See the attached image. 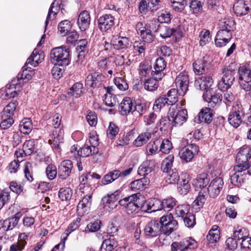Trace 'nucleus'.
I'll return each instance as SVG.
<instances>
[{"instance_id": "5", "label": "nucleus", "mask_w": 251, "mask_h": 251, "mask_svg": "<svg viewBox=\"0 0 251 251\" xmlns=\"http://www.w3.org/2000/svg\"><path fill=\"white\" fill-rule=\"evenodd\" d=\"M151 21L149 26L140 34L143 40L135 41L133 43V49L135 51H137L140 54L144 53L146 49V43H150L153 41L154 37L151 32Z\"/></svg>"}, {"instance_id": "37", "label": "nucleus", "mask_w": 251, "mask_h": 251, "mask_svg": "<svg viewBox=\"0 0 251 251\" xmlns=\"http://www.w3.org/2000/svg\"><path fill=\"white\" fill-rule=\"evenodd\" d=\"M150 178L148 177H142L132 181L130 183V188L132 191H142L144 190L147 185L150 183Z\"/></svg>"}, {"instance_id": "29", "label": "nucleus", "mask_w": 251, "mask_h": 251, "mask_svg": "<svg viewBox=\"0 0 251 251\" xmlns=\"http://www.w3.org/2000/svg\"><path fill=\"white\" fill-rule=\"evenodd\" d=\"M129 44V39L120 36H114L111 40V44L117 50L127 49Z\"/></svg>"}, {"instance_id": "44", "label": "nucleus", "mask_w": 251, "mask_h": 251, "mask_svg": "<svg viewBox=\"0 0 251 251\" xmlns=\"http://www.w3.org/2000/svg\"><path fill=\"white\" fill-rule=\"evenodd\" d=\"M161 143V139H157L155 141L150 142L146 147V151L148 155H152L159 151L158 148Z\"/></svg>"}, {"instance_id": "55", "label": "nucleus", "mask_w": 251, "mask_h": 251, "mask_svg": "<svg viewBox=\"0 0 251 251\" xmlns=\"http://www.w3.org/2000/svg\"><path fill=\"white\" fill-rule=\"evenodd\" d=\"M89 142L93 148V153H98L99 149L97 146L99 144L98 136L95 131H92L89 134Z\"/></svg>"}, {"instance_id": "59", "label": "nucleus", "mask_w": 251, "mask_h": 251, "mask_svg": "<svg viewBox=\"0 0 251 251\" xmlns=\"http://www.w3.org/2000/svg\"><path fill=\"white\" fill-rule=\"evenodd\" d=\"M249 236L248 231L244 227H237L233 232V236L238 240H243Z\"/></svg>"}, {"instance_id": "6", "label": "nucleus", "mask_w": 251, "mask_h": 251, "mask_svg": "<svg viewBox=\"0 0 251 251\" xmlns=\"http://www.w3.org/2000/svg\"><path fill=\"white\" fill-rule=\"evenodd\" d=\"M28 64L25 63L22 69V72L19 73L16 78L11 82V85L15 86V89L19 90L22 84L26 83L28 80L32 78L34 75V70L27 66Z\"/></svg>"}, {"instance_id": "11", "label": "nucleus", "mask_w": 251, "mask_h": 251, "mask_svg": "<svg viewBox=\"0 0 251 251\" xmlns=\"http://www.w3.org/2000/svg\"><path fill=\"white\" fill-rule=\"evenodd\" d=\"M189 83V79L186 72L180 73L176 78L175 84L178 95L183 96L186 93Z\"/></svg>"}, {"instance_id": "12", "label": "nucleus", "mask_w": 251, "mask_h": 251, "mask_svg": "<svg viewBox=\"0 0 251 251\" xmlns=\"http://www.w3.org/2000/svg\"><path fill=\"white\" fill-rule=\"evenodd\" d=\"M120 193L121 192L119 190H117L113 193L108 195L102 198V201L105 210L110 211L117 207L118 203L120 204L119 202L120 200L118 202V201L120 198Z\"/></svg>"}, {"instance_id": "40", "label": "nucleus", "mask_w": 251, "mask_h": 251, "mask_svg": "<svg viewBox=\"0 0 251 251\" xmlns=\"http://www.w3.org/2000/svg\"><path fill=\"white\" fill-rule=\"evenodd\" d=\"M118 246V242L114 238L105 239L101 246L100 251H112Z\"/></svg>"}, {"instance_id": "15", "label": "nucleus", "mask_w": 251, "mask_h": 251, "mask_svg": "<svg viewBox=\"0 0 251 251\" xmlns=\"http://www.w3.org/2000/svg\"><path fill=\"white\" fill-rule=\"evenodd\" d=\"M144 234L146 236L154 237L158 236L162 231L160 223L158 220H152L145 226Z\"/></svg>"}, {"instance_id": "45", "label": "nucleus", "mask_w": 251, "mask_h": 251, "mask_svg": "<svg viewBox=\"0 0 251 251\" xmlns=\"http://www.w3.org/2000/svg\"><path fill=\"white\" fill-rule=\"evenodd\" d=\"M18 105L17 101H14L9 103L3 109L1 117L2 118L7 117H12L14 114L16 108Z\"/></svg>"}, {"instance_id": "4", "label": "nucleus", "mask_w": 251, "mask_h": 251, "mask_svg": "<svg viewBox=\"0 0 251 251\" xmlns=\"http://www.w3.org/2000/svg\"><path fill=\"white\" fill-rule=\"evenodd\" d=\"M183 143L184 147L180 149L178 155L183 162H190L198 153L199 147L196 144L189 143L188 139H185Z\"/></svg>"}, {"instance_id": "43", "label": "nucleus", "mask_w": 251, "mask_h": 251, "mask_svg": "<svg viewBox=\"0 0 251 251\" xmlns=\"http://www.w3.org/2000/svg\"><path fill=\"white\" fill-rule=\"evenodd\" d=\"M43 59V54L42 53H39V52L34 50L31 55L26 60V64L35 67Z\"/></svg>"}, {"instance_id": "54", "label": "nucleus", "mask_w": 251, "mask_h": 251, "mask_svg": "<svg viewBox=\"0 0 251 251\" xmlns=\"http://www.w3.org/2000/svg\"><path fill=\"white\" fill-rule=\"evenodd\" d=\"M151 67L147 62H141L140 64L138 71L141 79L148 75L151 71Z\"/></svg>"}, {"instance_id": "39", "label": "nucleus", "mask_w": 251, "mask_h": 251, "mask_svg": "<svg viewBox=\"0 0 251 251\" xmlns=\"http://www.w3.org/2000/svg\"><path fill=\"white\" fill-rule=\"evenodd\" d=\"M190 206L187 204H182L177 205L175 209L174 215L176 218L182 219L190 212Z\"/></svg>"}, {"instance_id": "19", "label": "nucleus", "mask_w": 251, "mask_h": 251, "mask_svg": "<svg viewBox=\"0 0 251 251\" xmlns=\"http://www.w3.org/2000/svg\"><path fill=\"white\" fill-rule=\"evenodd\" d=\"M151 29L154 32L158 33L160 37L162 38L165 39L170 37L173 35V30L170 27L158 24L156 22V20L154 19L151 20Z\"/></svg>"}, {"instance_id": "64", "label": "nucleus", "mask_w": 251, "mask_h": 251, "mask_svg": "<svg viewBox=\"0 0 251 251\" xmlns=\"http://www.w3.org/2000/svg\"><path fill=\"white\" fill-rule=\"evenodd\" d=\"M72 196V190L68 187L62 188L59 190L58 196L62 201L70 200Z\"/></svg>"}, {"instance_id": "14", "label": "nucleus", "mask_w": 251, "mask_h": 251, "mask_svg": "<svg viewBox=\"0 0 251 251\" xmlns=\"http://www.w3.org/2000/svg\"><path fill=\"white\" fill-rule=\"evenodd\" d=\"M197 246V242L192 238H188L179 242H173L171 245V249L172 251H184L187 249H194Z\"/></svg>"}, {"instance_id": "2", "label": "nucleus", "mask_w": 251, "mask_h": 251, "mask_svg": "<svg viewBox=\"0 0 251 251\" xmlns=\"http://www.w3.org/2000/svg\"><path fill=\"white\" fill-rule=\"evenodd\" d=\"M51 61L54 64L67 66L69 63V50L66 46L53 49L50 53Z\"/></svg>"}, {"instance_id": "62", "label": "nucleus", "mask_w": 251, "mask_h": 251, "mask_svg": "<svg viewBox=\"0 0 251 251\" xmlns=\"http://www.w3.org/2000/svg\"><path fill=\"white\" fill-rule=\"evenodd\" d=\"M177 94H178V90L175 88L171 89L168 92L166 96L169 105H173L177 101Z\"/></svg>"}, {"instance_id": "27", "label": "nucleus", "mask_w": 251, "mask_h": 251, "mask_svg": "<svg viewBox=\"0 0 251 251\" xmlns=\"http://www.w3.org/2000/svg\"><path fill=\"white\" fill-rule=\"evenodd\" d=\"M92 197V194H87L79 202L77 206V210L79 214L84 215L88 212L91 205Z\"/></svg>"}, {"instance_id": "41", "label": "nucleus", "mask_w": 251, "mask_h": 251, "mask_svg": "<svg viewBox=\"0 0 251 251\" xmlns=\"http://www.w3.org/2000/svg\"><path fill=\"white\" fill-rule=\"evenodd\" d=\"M121 172L115 170L106 174L101 179V183L103 185H107L113 182L120 177Z\"/></svg>"}, {"instance_id": "24", "label": "nucleus", "mask_w": 251, "mask_h": 251, "mask_svg": "<svg viewBox=\"0 0 251 251\" xmlns=\"http://www.w3.org/2000/svg\"><path fill=\"white\" fill-rule=\"evenodd\" d=\"M166 67V62L162 57H159L156 59L154 65V71L151 72V76L156 78L162 79L165 75L163 71Z\"/></svg>"}, {"instance_id": "8", "label": "nucleus", "mask_w": 251, "mask_h": 251, "mask_svg": "<svg viewBox=\"0 0 251 251\" xmlns=\"http://www.w3.org/2000/svg\"><path fill=\"white\" fill-rule=\"evenodd\" d=\"M160 227L162 232L166 234H170L177 226V222L174 219L171 213H167L160 218Z\"/></svg>"}, {"instance_id": "49", "label": "nucleus", "mask_w": 251, "mask_h": 251, "mask_svg": "<svg viewBox=\"0 0 251 251\" xmlns=\"http://www.w3.org/2000/svg\"><path fill=\"white\" fill-rule=\"evenodd\" d=\"M165 179L166 182L169 184H176L179 179V176L176 169L170 170L166 173Z\"/></svg>"}, {"instance_id": "53", "label": "nucleus", "mask_w": 251, "mask_h": 251, "mask_svg": "<svg viewBox=\"0 0 251 251\" xmlns=\"http://www.w3.org/2000/svg\"><path fill=\"white\" fill-rule=\"evenodd\" d=\"M235 22L231 18H224L220 20L219 22V27L223 29L233 30L234 28Z\"/></svg>"}, {"instance_id": "47", "label": "nucleus", "mask_w": 251, "mask_h": 251, "mask_svg": "<svg viewBox=\"0 0 251 251\" xmlns=\"http://www.w3.org/2000/svg\"><path fill=\"white\" fill-rule=\"evenodd\" d=\"M161 79L156 78L152 76L151 78L146 80L144 82V86L146 90L149 91L156 90L158 87V80Z\"/></svg>"}, {"instance_id": "50", "label": "nucleus", "mask_w": 251, "mask_h": 251, "mask_svg": "<svg viewBox=\"0 0 251 251\" xmlns=\"http://www.w3.org/2000/svg\"><path fill=\"white\" fill-rule=\"evenodd\" d=\"M151 138V133L149 132L142 133L134 140V144L136 147H141Z\"/></svg>"}, {"instance_id": "60", "label": "nucleus", "mask_w": 251, "mask_h": 251, "mask_svg": "<svg viewBox=\"0 0 251 251\" xmlns=\"http://www.w3.org/2000/svg\"><path fill=\"white\" fill-rule=\"evenodd\" d=\"M165 104L169 105V101L167 100V96L163 95L155 100L153 109L155 111H158Z\"/></svg>"}, {"instance_id": "18", "label": "nucleus", "mask_w": 251, "mask_h": 251, "mask_svg": "<svg viewBox=\"0 0 251 251\" xmlns=\"http://www.w3.org/2000/svg\"><path fill=\"white\" fill-rule=\"evenodd\" d=\"M232 38L231 30L230 29L220 28L217 32L215 43L217 47H222L225 46Z\"/></svg>"}, {"instance_id": "9", "label": "nucleus", "mask_w": 251, "mask_h": 251, "mask_svg": "<svg viewBox=\"0 0 251 251\" xmlns=\"http://www.w3.org/2000/svg\"><path fill=\"white\" fill-rule=\"evenodd\" d=\"M156 163L154 160H146L138 167V174L143 177L150 178V181L153 179L155 173Z\"/></svg>"}, {"instance_id": "32", "label": "nucleus", "mask_w": 251, "mask_h": 251, "mask_svg": "<svg viewBox=\"0 0 251 251\" xmlns=\"http://www.w3.org/2000/svg\"><path fill=\"white\" fill-rule=\"evenodd\" d=\"M213 82V79L210 76H201L195 81V85L197 88L206 91L207 90L213 89L211 88Z\"/></svg>"}, {"instance_id": "16", "label": "nucleus", "mask_w": 251, "mask_h": 251, "mask_svg": "<svg viewBox=\"0 0 251 251\" xmlns=\"http://www.w3.org/2000/svg\"><path fill=\"white\" fill-rule=\"evenodd\" d=\"M115 18L111 14H103L98 19V27L101 32H106L114 26Z\"/></svg>"}, {"instance_id": "52", "label": "nucleus", "mask_w": 251, "mask_h": 251, "mask_svg": "<svg viewBox=\"0 0 251 251\" xmlns=\"http://www.w3.org/2000/svg\"><path fill=\"white\" fill-rule=\"evenodd\" d=\"M174 160V156L173 154H170L166 157L162 161L161 164V170L164 173H167L171 170L173 163Z\"/></svg>"}, {"instance_id": "3", "label": "nucleus", "mask_w": 251, "mask_h": 251, "mask_svg": "<svg viewBox=\"0 0 251 251\" xmlns=\"http://www.w3.org/2000/svg\"><path fill=\"white\" fill-rule=\"evenodd\" d=\"M245 112L241 103L239 100L235 101L229 113L228 121L234 127H238L242 123Z\"/></svg>"}, {"instance_id": "7", "label": "nucleus", "mask_w": 251, "mask_h": 251, "mask_svg": "<svg viewBox=\"0 0 251 251\" xmlns=\"http://www.w3.org/2000/svg\"><path fill=\"white\" fill-rule=\"evenodd\" d=\"M251 158V149L247 145L243 146L237 153L236 166H241L242 169H247L249 167V160Z\"/></svg>"}, {"instance_id": "20", "label": "nucleus", "mask_w": 251, "mask_h": 251, "mask_svg": "<svg viewBox=\"0 0 251 251\" xmlns=\"http://www.w3.org/2000/svg\"><path fill=\"white\" fill-rule=\"evenodd\" d=\"M251 9V0H239L233 5V10L237 16H242L248 13Z\"/></svg>"}, {"instance_id": "30", "label": "nucleus", "mask_w": 251, "mask_h": 251, "mask_svg": "<svg viewBox=\"0 0 251 251\" xmlns=\"http://www.w3.org/2000/svg\"><path fill=\"white\" fill-rule=\"evenodd\" d=\"M212 111L210 108H202L199 112L197 117L195 118V122L198 123H210L212 120Z\"/></svg>"}, {"instance_id": "10", "label": "nucleus", "mask_w": 251, "mask_h": 251, "mask_svg": "<svg viewBox=\"0 0 251 251\" xmlns=\"http://www.w3.org/2000/svg\"><path fill=\"white\" fill-rule=\"evenodd\" d=\"M223 76L218 84V88L222 91H226L232 85L235 79L232 71L226 69L223 70Z\"/></svg>"}, {"instance_id": "58", "label": "nucleus", "mask_w": 251, "mask_h": 251, "mask_svg": "<svg viewBox=\"0 0 251 251\" xmlns=\"http://www.w3.org/2000/svg\"><path fill=\"white\" fill-rule=\"evenodd\" d=\"M34 150V141L30 139L26 141L23 147V152L25 155H30Z\"/></svg>"}, {"instance_id": "56", "label": "nucleus", "mask_w": 251, "mask_h": 251, "mask_svg": "<svg viewBox=\"0 0 251 251\" xmlns=\"http://www.w3.org/2000/svg\"><path fill=\"white\" fill-rule=\"evenodd\" d=\"M82 88L83 84L82 83H76L69 90L68 93L75 98H78L82 93Z\"/></svg>"}, {"instance_id": "51", "label": "nucleus", "mask_w": 251, "mask_h": 251, "mask_svg": "<svg viewBox=\"0 0 251 251\" xmlns=\"http://www.w3.org/2000/svg\"><path fill=\"white\" fill-rule=\"evenodd\" d=\"M190 189V185L189 183L188 178L181 179L178 183L177 189L179 193L182 195H186Z\"/></svg>"}, {"instance_id": "26", "label": "nucleus", "mask_w": 251, "mask_h": 251, "mask_svg": "<svg viewBox=\"0 0 251 251\" xmlns=\"http://www.w3.org/2000/svg\"><path fill=\"white\" fill-rule=\"evenodd\" d=\"M73 163L70 160L63 161L58 168L59 177L62 179L68 177L72 172Z\"/></svg>"}, {"instance_id": "13", "label": "nucleus", "mask_w": 251, "mask_h": 251, "mask_svg": "<svg viewBox=\"0 0 251 251\" xmlns=\"http://www.w3.org/2000/svg\"><path fill=\"white\" fill-rule=\"evenodd\" d=\"M168 113L174 126H180L187 120V111L186 109H181L177 112L174 109H170Z\"/></svg>"}, {"instance_id": "42", "label": "nucleus", "mask_w": 251, "mask_h": 251, "mask_svg": "<svg viewBox=\"0 0 251 251\" xmlns=\"http://www.w3.org/2000/svg\"><path fill=\"white\" fill-rule=\"evenodd\" d=\"M57 0H54L50 7L49 9L48 14L45 22V29H46L47 26L49 23L50 20H53L57 14V11L60 8V6H58V1H56Z\"/></svg>"}, {"instance_id": "46", "label": "nucleus", "mask_w": 251, "mask_h": 251, "mask_svg": "<svg viewBox=\"0 0 251 251\" xmlns=\"http://www.w3.org/2000/svg\"><path fill=\"white\" fill-rule=\"evenodd\" d=\"M220 230L217 225L212 226L207 235V239L211 243L217 242L220 239Z\"/></svg>"}, {"instance_id": "31", "label": "nucleus", "mask_w": 251, "mask_h": 251, "mask_svg": "<svg viewBox=\"0 0 251 251\" xmlns=\"http://www.w3.org/2000/svg\"><path fill=\"white\" fill-rule=\"evenodd\" d=\"M134 101L129 97L125 98L119 106V112L122 115H126L133 112Z\"/></svg>"}, {"instance_id": "38", "label": "nucleus", "mask_w": 251, "mask_h": 251, "mask_svg": "<svg viewBox=\"0 0 251 251\" xmlns=\"http://www.w3.org/2000/svg\"><path fill=\"white\" fill-rule=\"evenodd\" d=\"M239 80L251 81V66L245 65L238 69Z\"/></svg>"}, {"instance_id": "63", "label": "nucleus", "mask_w": 251, "mask_h": 251, "mask_svg": "<svg viewBox=\"0 0 251 251\" xmlns=\"http://www.w3.org/2000/svg\"><path fill=\"white\" fill-rule=\"evenodd\" d=\"M103 101L105 105L109 107H113L117 103L116 96L111 93H106L104 95Z\"/></svg>"}, {"instance_id": "25", "label": "nucleus", "mask_w": 251, "mask_h": 251, "mask_svg": "<svg viewBox=\"0 0 251 251\" xmlns=\"http://www.w3.org/2000/svg\"><path fill=\"white\" fill-rule=\"evenodd\" d=\"M91 17L89 12L84 10L78 15L76 24L81 31H85L90 25Z\"/></svg>"}, {"instance_id": "28", "label": "nucleus", "mask_w": 251, "mask_h": 251, "mask_svg": "<svg viewBox=\"0 0 251 251\" xmlns=\"http://www.w3.org/2000/svg\"><path fill=\"white\" fill-rule=\"evenodd\" d=\"M22 215L21 212H17L13 217L4 220L1 224V228L4 231L13 229L17 225Z\"/></svg>"}, {"instance_id": "23", "label": "nucleus", "mask_w": 251, "mask_h": 251, "mask_svg": "<svg viewBox=\"0 0 251 251\" xmlns=\"http://www.w3.org/2000/svg\"><path fill=\"white\" fill-rule=\"evenodd\" d=\"M247 169H242L241 166H235L234 167V171L235 173L230 177L231 183L234 186L239 187L242 183L244 182L245 177L244 175H246L244 172Z\"/></svg>"}, {"instance_id": "33", "label": "nucleus", "mask_w": 251, "mask_h": 251, "mask_svg": "<svg viewBox=\"0 0 251 251\" xmlns=\"http://www.w3.org/2000/svg\"><path fill=\"white\" fill-rule=\"evenodd\" d=\"M29 233H22L19 235L18 242L11 245L9 251H21L27 243Z\"/></svg>"}, {"instance_id": "61", "label": "nucleus", "mask_w": 251, "mask_h": 251, "mask_svg": "<svg viewBox=\"0 0 251 251\" xmlns=\"http://www.w3.org/2000/svg\"><path fill=\"white\" fill-rule=\"evenodd\" d=\"M171 15L168 11L163 10L159 12L158 14V18L156 22L160 23H168L172 19Z\"/></svg>"}, {"instance_id": "22", "label": "nucleus", "mask_w": 251, "mask_h": 251, "mask_svg": "<svg viewBox=\"0 0 251 251\" xmlns=\"http://www.w3.org/2000/svg\"><path fill=\"white\" fill-rule=\"evenodd\" d=\"M204 100L207 102L209 106L214 107L222 100V95L215 93L214 89H209L203 94Z\"/></svg>"}, {"instance_id": "48", "label": "nucleus", "mask_w": 251, "mask_h": 251, "mask_svg": "<svg viewBox=\"0 0 251 251\" xmlns=\"http://www.w3.org/2000/svg\"><path fill=\"white\" fill-rule=\"evenodd\" d=\"M71 29L70 22L68 20H64L59 23L58 25V31L62 36L66 35Z\"/></svg>"}, {"instance_id": "1", "label": "nucleus", "mask_w": 251, "mask_h": 251, "mask_svg": "<svg viewBox=\"0 0 251 251\" xmlns=\"http://www.w3.org/2000/svg\"><path fill=\"white\" fill-rule=\"evenodd\" d=\"M140 195L138 193L131 195L128 197H126L119 201L120 205L124 207L128 214H131L133 212L138 213L139 210L145 211L146 212H152V208L151 207L152 202L140 204L139 203Z\"/></svg>"}, {"instance_id": "57", "label": "nucleus", "mask_w": 251, "mask_h": 251, "mask_svg": "<svg viewBox=\"0 0 251 251\" xmlns=\"http://www.w3.org/2000/svg\"><path fill=\"white\" fill-rule=\"evenodd\" d=\"M171 122L172 121L168 114L167 117L162 118L157 122L155 127L159 128L161 131H165L167 129Z\"/></svg>"}, {"instance_id": "34", "label": "nucleus", "mask_w": 251, "mask_h": 251, "mask_svg": "<svg viewBox=\"0 0 251 251\" xmlns=\"http://www.w3.org/2000/svg\"><path fill=\"white\" fill-rule=\"evenodd\" d=\"M208 58V57L204 56L202 58L198 59L194 62L193 66L196 74L201 75L205 72L209 64Z\"/></svg>"}, {"instance_id": "36", "label": "nucleus", "mask_w": 251, "mask_h": 251, "mask_svg": "<svg viewBox=\"0 0 251 251\" xmlns=\"http://www.w3.org/2000/svg\"><path fill=\"white\" fill-rule=\"evenodd\" d=\"M206 195L207 191L205 189H204L203 192L202 190L199 192V195L192 203V208L195 212H198L202 207L206 200Z\"/></svg>"}, {"instance_id": "35", "label": "nucleus", "mask_w": 251, "mask_h": 251, "mask_svg": "<svg viewBox=\"0 0 251 251\" xmlns=\"http://www.w3.org/2000/svg\"><path fill=\"white\" fill-rule=\"evenodd\" d=\"M209 182V178L207 177V175L202 174L197 176L193 181V185L196 188V190L199 191L201 189V191L203 192L204 189H207L205 187Z\"/></svg>"}, {"instance_id": "17", "label": "nucleus", "mask_w": 251, "mask_h": 251, "mask_svg": "<svg viewBox=\"0 0 251 251\" xmlns=\"http://www.w3.org/2000/svg\"><path fill=\"white\" fill-rule=\"evenodd\" d=\"M64 131L62 129H53L50 134L49 143L55 150H58L59 145L63 142Z\"/></svg>"}, {"instance_id": "21", "label": "nucleus", "mask_w": 251, "mask_h": 251, "mask_svg": "<svg viewBox=\"0 0 251 251\" xmlns=\"http://www.w3.org/2000/svg\"><path fill=\"white\" fill-rule=\"evenodd\" d=\"M223 185L224 182L222 178L217 177L211 181L207 189H205L207 193H209V196L214 198L219 195L223 188Z\"/></svg>"}]
</instances>
